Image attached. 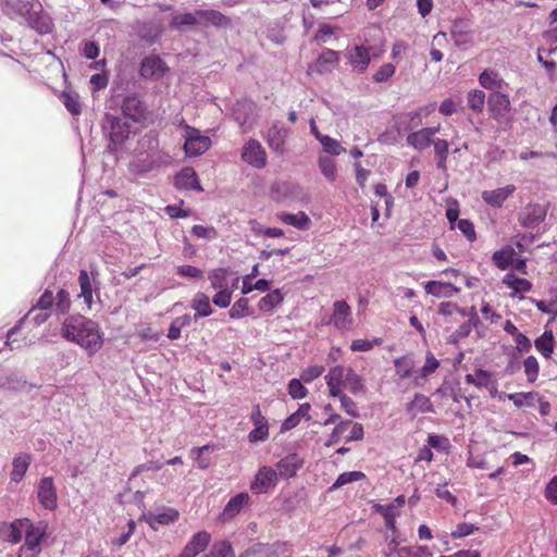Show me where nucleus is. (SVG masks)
<instances>
[{
	"label": "nucleus",
	"instance_id": "obj_25",
	"mask_svg": "<svg viewBox=\"0 0 557 557\" xmlns=\"http://www.w3.org/2000/svg\"><path fill=\"white\" fill-rule=\"evenodd\" d=\"M406 411L413 417L417 413L435 412L432 401L423 394H416L413 399L407 405Z\"/></svg>",
	"mask_w": 557,
	"mask_h": 557
},
{
	"label": "nucleus",
	"instance_id": "obj_54",
	"mask_svg": "<svg viewBox=\"0 0 557 557\" xmlns=\"http://www.w3.org/2000/svg\"><path fill=\"white\" fill-rule=\"evenodd\" d=\"M513 250L512 249H500L493 253L494 263L502 270H506L512 261Z\"/></svg>",
	"mask_w": 557,
	"mask_h": 557
},
{
	"label": "nucleus",
	"instance_id": "obj_61",
	"mask_svg": "<svg viewBox=\"0 0 557 557\" xmlns=\"http://www.w3.org/2000/svg\"><path fill=\"white\" fill-rule=\"evenodd\" d=\"M213 448L210 445L202 447L193 448L191 455H195V460L200 469H206L210 465V460L206 457V454L211 451Z\"/></svg>",
	"mask_w": 557,
	"mask_h": 557
},
{
	"label": "nucleus",
	"instance_id": "obj_5",
	"mask_svg": "<svg viewBox=\"0 0 557 557\" xmlns=\"http://www.w3.org/2000/svg\"><path fill=\"white\" fill-rule=\"evenodd\" d=\"M547 210L540 203H529L519 213V223L525 228L537 227L546 218Z\"/></svg>",
	"mask_w": 557,
	"mask_h": 557
},
{
	"label": "nucleus",
	"instance_id": "obj_13",
	"mask_svg": "<svg viewBox=\"0 0 557 557\" xmlns=\"http://www.w3.org/2000/svg\"><path fill=\"white\" fill-rule=\"evenodd\" d=\"M371 50L370 47L355 46L348 51L349 63L355 71L363 73L368 69L371 61Z\"/></svg>",
	"mask_w": 557,
	"mask_h": 557
},
{
	"label": "nucleus",
	"instance_id": "obj_2",
	"mask_svg": "<svg viewBox=\"0 0 557 557\" xmlns=\"http://www.w3.org/2000/svg\"><path fill=\"white\" fill-rule=\"evenodd\" d=\"M103 129L108 132L110 139V149H116L121 146L132 133V124L125 116H115L107 114L104 119Z\"/></svg>",
	"mask_w": 557,
	"mask_h": 557
},
{
	"label": "nucleus",
	"instance_id": "obj_9",
	"mask_svg": "<svg viewBox=\"0 0 557 557\" xmlns=\"http://www.w3.org/2000/svg\"><path fill=\"white\" fill-rule=\"evenodd\" d=\"M277 472L269 467H262L256 474L255 480L250 484V490L255 494L267 493L269 488L276 483Z\"/></svg>",
	"mask_w": 557,
	"mask_h": 557
},
{
	"label": "nucleus",
	"instance_id": "obj_45",
	"mask_svg": "<svg viewBox=\"0 0 557 557\" xmlns=\"http://www.w3.org/2000/svg\"><path fill=\"white\" fill-rule=\"evenodd\" d=\"M253 311L249 307V300L244 297L235 301L228 311V315L231 319H240L244 317L251 315Z\"/></svg>",
	"mask_w": 557,
	"mask_h": 557
},
{
	"label": "nucleus",
	"instance_id": "obj_20",
	"mask_svg": "<svg viewBox=\"0 0 557 557\" xmlns=\"http://www.w3.org/2000/svg\"><path fill=\"white\" fill-rule=\"evenodd\" d=\"M200 17V26H215L227 28L231 26L232 21L228 16L222 14L216 10H198Z\"/></svg>",
	"mask_w": 557,
	"mask_h": 557
},
{
	"label": "nucleus",
	"instance_id": "obj_57",
	"mask_svg": "<svg viewBox=\"0 0 557 557\" xmlns=\"http://www.w3.org/2000/svg\"><path fill=\"white\" fill-rule=\"evenodd\" d=\"M523 367L528 381L530 383L535 382L540 372V366L536 358L534 356L527 357L523 362Z\"/></svg>",
	"mask_w": 557,
	"mask_h": 557
},
{
	"label": "nucleus",
	"instance_id": "obj_55",
	"mask_svg": "<svg viewBox=\"0 0 557 557\" xmlns=\"http://www.w3.org/2000/svg\"><path fill=\"white\" fill-rule=\"evenodd\" d=\"M504 283L518 293H525L531 289V283L525 278L506 275Z\"/></svg>",
	"mask_w": 557,
	"mask_h": 557
},
{
	"label": "nucleus",
	"instance_id": "obj_43",
	"mask_svg": "<svg viewBox=\"0 0 557 557\" xmlns=\"http://www.w3.org/2000/svg\"><path fill=\"white\" fill-rule=\"evenodd\" d=\"M78 283L81 287L79 296L84 298L85 304L90 308L92 304V286L86 270L79 272Z\"/></svg>",
	"mask_w": 557,
	"mask_h": 557
},
{
	"label": "nucleus",
	"instance_id": "obj_52",
	"mask_svg": "<svg viewBox=\"0 0 557 557\" xmlns=\"http://www.w3.org/2000/svg\"><path fill=\"white\" fill-rule=\"evenodd\" d=\"M364 478H366V474L361 471L344 472L338 475L336 481L333 483L331 490L342 487L351 482H357V481L363 480Z\"/></svg>",
	"mask_w": 557,
	"mask_h": 557
},
{
	"label": "nucleus",
	"instance_id": "obj_49",
	"mask_svg": "<svg viewBox=\"0 0 557 557\" xmlns=\"http://www.w3.org/2000/svg\"><path fill=\"white\" fill-rule=\"evenodd\" d=\"M465 380L468 384H472L479 388L487 387L491 383V373L479 369L473 374H467Z\"/></svg>",
	"mask_w": 557,
	"mask_h": 557
},
{
	"label": "nucleus",
	"instance_id": "obj_50",
	"mask_svg": "<svg viewBox=\"0 0 557 557\" xmlns=\"http://www.w3.org/2000/svg\"><path fill=\"white\" fill-rule=\"evenodd\" d=\"M26 386V381L15 373H9L0 376V387L18 391Z\"/></svg>",
	"mask_w": 557,
	"mask_h": 557
},
{
	"label": "nucleus",
	"instance_id": "obj_47",
	"mask_svg": "<svg viewBox=\"0 0 557 557\" xmlns=\"http://www.w3.org/2000/svg\"><path fill=\"white\" fill-rule=\"evenodd\" d=\"M435 156L437 158V168L446 170V161L448 157L449 145L445 139H436L433 141Z\"/></svg>",
	"mask_w": 557,
	"mask_h": 557
},
{
	"label": "nucleus",
	"instance_id": "obj_60",
	"mask_svg": "<svg viewBox=\"0 0 557 557\" xmlns=\"http://www.w3.org/2000/svg\"><path fill=\"white\" fill-rule=\"evenodd\" d=\"M351 424L350 420L339 421V423L336 424V426L333 429L332 433L330 434L329 440L325 442V446L331 447L338 443L341 436L344 434V432L347 430V428Z\"/></svg>",
	"mask_w": 557,
	"mask_h": 557
},
{
	"label": "nucleus",
	"instance_id": "obj_21",
	"mask_svg": "<svg viewBox=\"0 0 557 557\" xmlns=\"http://www.w3.org/2000/svg\"><path fill=\"white\" fill-rule=\"evenodd\" d=\"M174 184L178 189H196L201 191L196 172L191 168H185L176 174Z\"/></svg>",
	"mask_w": 557,
	"mask_h": 557
},
{
	"label": "nucleus",
	"instance_id": "obj_58",
	"mask_svg": "<svg viewBox=\"0 0 557 557\" xmlns=\"http://www.w3.org/2000/svg\"><path fill=\"white\" fill-rule=\"evenodd\" d=\"M176 274L190 280H201L203 277V271L190 264L176 267Z\"/></svg>",
	"mask_w": 557,
	"mask_h": 557
},
{
	"label": "nucleus",
	"instance_id": "obj_24",
	"mask_svg": "<svg viewBox=\"0 0 557 557\" xmlns=\"http://www.w3.org/2000/svg\"><path fill=\"white\" fill-rule=\"evenodd\" d=\"M302 460L295 454L281 459L277 465V472L281 476L292 478L301 468Z\"/></svg>",
	"mask_w": 557,
	"mask_h": 557
},
{
	"label": "nucleus",
	"instance_id": "obj_27",
	"mask_svg": "<svg viewBox=\"0 0 557 557\" xmlns=\"http://www.w3.org/2000/svg\"><path fill=\"white\" fill-rule=\"evenodd\" d=\"M487 104L494 115H504L510 106L507 95L500 91H494L488 96Z\"/></svg>",
	"mask_w": 557,
	"mask_h": 557
},
{
	"label": "nucleus",
	"instance_id": "obj_6",
	"mask_svg": "<svg viewBox=\"0 0 557 557\" xmlns=\"http://www.w3.org/2000/svg\"><path fill=\"white\" fill-rule=\"evenodd\" d=\"M242 158L248 164L262 169L267 164V153L261 144L256 139H250L244 146Z\"/></svg>",
	"mask_w": 557,
	"mask_h": 557
},
{
	"label": "nucleus",
	"instance_id": "obj_10",
	"mask_svg": "<svg viewBox=\"0 0 557 557\" xmlns=\"http://www.w3.org/2000/svg\"><path fill=\"white\" fill-rule=\"evenodd\" d=\"M122 116L131 120L132 122L140 121L146 112L144 102L137 95H128L122 102Z\"/></svg>",
	"mask_w": 557,
	"mask_h": 557
},
{
	"label": "nucleus",
	"instance_id": "obj_32",
	"mask_svg": "<svg viewBox=\"0 0 557 557\" xmlns=\"http://www.w3.org/2000/svg\"><path fill=\"white\" fill-rule=\"evenodd\" d=\"M277 218L284 224L292 225L298 230H307L310 224V219L304 211H299L296 214L281 212L277 214Z\"/></svg>",
	"mask_w": 557,
	"mask_h": 557
},
{
	"label": "nucleus",
	"instance_id": "obj_8",
	"mask_svg": "<svg viewBox=\"0 0 557 557\" xmlns=\"http://www.w3.org/2000/svg\"><path fill=\"white\" fill-rule=\"evenodd\" d=\"M250 419L255 425V429L250 431L248 435L249 441L252 443L265 441L269 436L268 420L261 413L259 405L253 406Z\"/></svg>",
	"mask_w": 557,
	"mask_h": 557
},
{
	"label": "nucleus",
	"instance_id": "obj_42",
	"mask_svg": "<svg viewBox=\"0 0 557 557\" xmlns=\"http://www.w3.org/2000/svg\"><path fill=\"white\" fill-rule=\"evenodd\" d=\"M203 557H235V552L228 541L214 542Z\"/></svg>",
	"mask_w": 557,
	"mask_h": 557
},
{
	"label": "nucleus",
	"instance_id": "obj_28",
	"mask_svg": "<svg viewBox=\"0 0 557 557\" xmlns=\"http://www.w3.org/2000/svg\"><path fill=\"white\" fill-rule=\"evenodd\" d=\"M343 388H347L354 395L363 394L367 391L362 376L356 373L350 367H347Z\"/></svg>",
	"mask_w": 557,
	"mask_h": 557
},
{
	"label": "nucleus",
	"instance_id": "obj_11",
	"mask_svg": "<svg viewBox=\"0 0 557 557\" xmlns=\"http://www.w3.org/2000/svg\"><path fill=\"white\" fill-rule=\"evenodd\" d=\"M333 314L330 323L338 330H348L352 325L351 308L344 300H337L333 305Z\"/></svg>",
	"mask_w": 557,
	"mask_h": 557
},
{
	"label": "nucleus",
	"instance_id": "obj_18",
	"mask_svg": "<svg viewBox=\"0 0 557 557\" xmlns=\"http://www.w3.org/2000/svg\"><path fill=\"white\" fill-rule=\"evenodd\" d=\"M289 131L281 125L280 123H274L268 133L267 143L269 147L275 151L276 153L284 152V146L286 138L288 137Z\"/></svg>",
	"mask_w": 557,
	"mask_h": 557
},
{
	"label": "nucleus",
	"instance_id": "obj_15",
	"mask_svg": "<svg viewBox=\"0 0 557 557\" xmlns=\"http://www.w3.org/2000/svg\"><path fill=\"white\" fill-rule=\"evenodd\" d=\"M29 528L28 519H16L13 522L3 525V539L12 544H17L25 535V531Z\"/></svg>",
	"mask_w": 557,
	"mask_h": 557
},
{
	"label": "nucleus",
	"instance_id": "obj_22",
	"mask_svg": "<svg viewBox=\"0 0 557 557\" xmlns=\"http://www.w3.org/2000/svg\"><path fill=\"white\" fill-rule=\"evenodd\" d=\"M249 500H250V496L248 493L236 494L234 497H232L228 500V503L224 507L223 512L221 515L222 519L230 520V519L234 518L235 516H237L242 511V509L246 505H248Z\"/></svg>",
	"mask_w": 557,
	"mask_h": 557
},
{
	"label": "nucleus",
	"instance_id": "obj_59",
	"mask_svg": "<svg viewBox=\"0 0 557 557\" xmlns=\"http://www.w3.org/2000/svg\"><path fill=\"white\" fill-rule=\"evenodd\" d=\"M485 102V94L482 90H472L468 94V106L473 111L480 112L483 110Z\"/></svg>",
	"mask_w": 557,
	"mask_h": 557
},
{
	"label": "nucleus",
	"instance_id": "obj_34",
	"mask_svg": "<svg viewBox=\"0 0 557 557\" xmlns=\"http://www.w3.org/2000/svg\"><path fill=\"white\" fill-rule=\"evenodd\" d=\"M170 26L175 29H183L189 26H200V17L198 16V10L194 13H184L173 16L170 22Z\"/></svg>",
	"mask_w": 557,
	"mask_h": 557
},
{
	"label": "nucleus",
	"instance_id": "obj_26",
	"mask_svg": "<svg viewBox=\"0 0 557 557\" xmlns=\"http://www.w3.org/2000/svg\"><path fill=\"white\" fill-rule=\"evenodd\" d=\"M424 289L428 294L435 297H453L460 292V288L450 283H442L437 281H430L425 284Z\"/></svg>",
	"mask_w": 557,
	"mask_h": 557
},
{
	"label": "nucleus",
	"instance_id": "obj_56",
	"mask_svg": "<svg viewBox=\"0 0 557 557\" xmlns=\"http://www.w3.org/2000/svg\"><path fill=\"white\" fill-rule=\"evenodd\" d=\"M51 314L52 313H50L48 311L39 310V309H36L33 307L26 313V315L24 317V320L38 326V325H41L42 323H45L51 317Z\"/></svg>",
	"mask_w": 557,
	"mask_h": 557
},
{
	"label": "nucleus",
	"instance_id": "obj_31",
	"mask_svg": "<svg viewBox=\"0 0 557 557\" xmlns=\"http://www.w3.org/2000/svg\"><path fill=\"white\" fill-rule=\"evenodd\" d=\"M480 84L494 91H500L507 85L498 73L493 70H485L479 77Z\"/></svg>",
	"mask_w": 557,
	"mask_h": 557
},
{
	"label": "nucleus",
	"instance_id": "obj_7",
	"mask_svg": "<svg viewBox=\"0 0 557 557\" xmlns=\"http://www.w3.org/2000/svg\"><path fill=\"white\" fill-rule=\"evenodd\" d=\"M168 66L164 61L158 55L146 57L141 63L139 73L146 79H160L165 72Z\"/></svg>",
	"mask_w": 557,
	"mask_h": 557
},
{
	"label": "nucleus",
	"instance_id": "obj_16",
	"mask_svg": "<svg viewBox=\"0 0 557 557\" xmlns=\"http://www.w3.org/2000/svg\"><path fill=\"white\" fill-rule=\"evenodd\" d=\"M440 132V126L424 127L420 131L410 133L407 136V143L418 150L428 148L434 140L432 137Z\"/></svg>",
	"mask_w": 557,
	"mask_h": 557
},
{
	"label": "nucleus",
	"instance_id": "obj_36",
	"mask_svg": "<svg viewBox=\"0 0 557 557\" xmlns=\"http://www.w3.org/2000/svg\"><path fill=\"white\" fill-rule=\"evenodd\" d=\"M283 299L284 297L280 289L268 293L259 300V310L264 313L271 312L283 301Z\"/></svg>",
	"mask_w": 557,
	"mask_h": 557
},
{
	"label": "nucleus",
	"instance_id": "obj_14",
	"mask_svg": "<svg viewBox=\"0 0 557 557\" xmlns=\"http://www.w3.org/2000/svg\"><path fill=\"white\" fill-rule=\"evenodd\" d=\"M211 535L206 531H200L193 535L190 541L185 545L180 557H195L203 552L209 545Z\"/></svg>",
	"mask_w": 557,
	"mask_h": 557
},
{
	"label": "nucleus",
	"instance_id": "obj_62",
	"mask_svg": "<svg viewBox=\"0 0 557 557\" xmlns=\"http://www.w3.org/2000/svg\"><path fill=\"white\" fill-rule=\"evenodd\" d=\"M288 393L294 399H302L307 396L308 389L302 385L301 380L293 379L288 383Z\"/></svg>",
	"mask_w": 557,
	"mask_h": 557
},
{
	"label": "nucleus",
	"instance_id": "obj_64",
	"mask_svg": "<svg viewBox=\"0 0 557 557\" xmlns=\"http://www.w3.org/2000/svg\"><path fill=\"white\" fill-rule=\"evenodd\" d=\"M395 66L392 63L383 64L373 75L375 83H383L388 81L395 73Z\"/></svg>",
	"mask_w": 557,
	"mask_h": 557
},
{
	"label": "nucleus",
	"instance_id": "obj_33",
	"mask_svg": "<svg viewBox=\"0 0 557 557\" xmlns=\"http://www.w3.org/2000/svg\"><path fill=\"white\" fill-rule=\"evenodd\" d=\"M318 168L327 182L333 183L336 180L337 165L330 156L320 154L318 157Z\"/></svg>",
	"mask_w": 557,
	"mask_h": 557
},
{
	"label": "nucleus",
	"instance_id": "obj_1",
	"mask_svg": "<svg viewBox=\"0 0 557 557\" xmlns=\"http://www.w3.org/2000/svg\"><path fill=\"white\" fill-rule=\"evenodd\" d=\"M62 336L84 348L88 355L96 354L102 347V336L98 324L83 315H71L65 319Z\"/></svg>",
	"mask_w": 557,
	"mask_h": 557
},
{
	"label": "nucleus",
	"instance_id": "obj_23",
	"mask_svg": "<svg viewBox=\"0 0 557 557\" xmlns=\"http://www.w3.org/2000/svg\"><path fill=\"white\" fill-rule=\"evenodd\" d=\"M347 367L335 366L332 367L325 375V382L330 391V395L337 391H343L345 383V373Z\"/></svg>",
	"mask_w": 557,
	"mask_h": 557
},
{
	"label": "nucleus",
	"instance_id": "obj_37",
	"mask_svg": "<svg viewBox=\"0 0 557 557\" xmlns=\"http://www.w3.org/2000/svg\"><path fill=\"white\" fill-rule=\"evenodd\" d=\"M227 274L228 271L224 268L211 270L208 274V278L212 288L215 290L230 289Z\"/></svg>",
	"mask_w": 557,
	"mask_h": 557
},
{
	"label": "nucleus",
	"instance_id": "obj_39",
	"mask_svg": "<svg viewBox=\"0 0 557 557\" xmlns=\"http://www.w3.org/2000/svg\"><path fill=\"white\" fill-rule=\"evenodd\" d=\"M338 62V53L331 49H325L317 61L318 72H330L332 66Z\"/></svg>",
	"mask_w": 557,
	"mask_h": 557
},
{
	"label": "nucleus",
	"instance_id": "obj_51",
	"mask_svg": "<svg viewBox=\"0 0 557 557\" xmlns=\"http://www.w3.org/2000/svg\"><path fill=\"white\" fill-rule=\"evenodd\" d=\"M410 546H399L398 541L393 537L388 541L383 552L384 557H408Z\"/></svg>",
	"mask_w": 557,
	"mask_h": 557
},
{
	"label": "nucleus",
	"instance_id": "obj_35",
	"mask_svg": "<svg viewBox=\"0 0 557 557\" xmlns=\"http://www.w3.org/2000/svg\"><path fill=\"white\" fill-rule=\"evenodd\" d=\"M440 367L438 360L434 357L432 352H428L425 356V362L421 369L417 371V375L414 377V384L421 385V380H425L429 375L434 373L436 369Z\"/></svg>",
	"mask_w": 557,
	"mask_h": 557
},
{
	"label": "nucleus",
	"instance_id": "obj_40",
	"mask_svg": "<svg viewBox=\"0 0 557 557\" xmlns=\"http://www.w3.org/2000/svg\"><path fill=\"white\" fill-rule=\"evenodd\" d=\"M234 114L240 126L250 122L253 114V103L250 101L237 102Z\"/></svg>",
	"mask_w": 557,
	"mask_h": 557
},
{
	"label": "nucleus",
	"instance_id": "obj_46",
	"mask_svg": "<svg viewBox=\"0 0 557 557\" xmlns=\"http://www.w3.org/2000/svg\"><path fill=\"white\" fill-rule=\"evenodd\" d=\"M190 322L191 317L189 314H183L175 318L169 327L168 337L172 341L178 339L181 337L182 329L188 326Z\"/></svg>",
	"mask_w": 557,
	"mask_h": 557
},
{
	"label": "nucleus",
	"instance_id": "obj_4",
	"mask_svg": "<svg viewBox=\"0 0 557 557\" xmlns=\"http://www.w3.org/2000/svg\"><path fill=\"white\" fill-rule=\"evenodd\" d=\"M185 129L186 140L184 149L188 157L200 156L209 149L211 145L209 137L200 135L198 129L188 125L185 126Z\"/></svg>",
	"mask_w": 557,
	"mask_h": 557
},
{
	"label": "nucleus",
	"instance_id": "obj_41",
	"mask_svg": "<svg viewBox=\"0 0 557 557\" xmlns=\"http://www.w3.org/2000/svg\"><path fill=\"white\" fill-rule=\"evenodd\" d=\"M394 366L396 369V374L401 380L412 376V374L414 372L413 371L414 362H413L412 358L407 357V356L395 359Z\"/></svg>",
	"mask_w": 557,
	"mask_h": 557
},
{
	"label": "nucleus",
	"instance_id": "obj_17",
	"mask_svg": "<svg viewBox=\"0 0 557 557\" xmlns=\"http://www.w3.org/2000/svg\"><path fill=\"white\" fill-rule=\"evenodd\" d=\"M515 185H507L505 187L496 188L493 190H484L482 199L491 207L500 208L504 202L515 193Z\"/></svg>",
	"mask_w": 557,
	"mask_h": 557
},
{
	"label": "nucleus",
	"instance_id": "obj_53",
	"mask_svg": "<svg viewBox=\"0 0 557 557\" xmlns=\"http://www.w3.org/2000/svg\"><path fill=\"white\" fill-rule=\"evenodd\" d=\"M536 393H513L507 394L506 397L510 399L516 407L521 408L524 406H533Z\"/></svg>",
	"mask_w": 557,
	"mask_h": 557
},
{
	"label": "nucleus",
	"instance_id": "obj_29",
	"mask_svg": "<svg viewBox=\"0 0 557 557\" xmlns=\"http://www.w3.org/2000/svg\"><path fill=\"white\" fill-rule=\"evenodd\" d=\"M32 458L28 454H18L12 461L11 480L21 482L30 465Z\"/></svg>",
	"mask_w": 557,
	"mask_h": 557
},
{
	"label": "nucleus",
	"instance_id": "obj_3",
	"mask_svg": "<svg viewBox=\"0 0 557 557\" xmlns=\"http://www.w3.org/2000/svg\"><path fill=\"white\" fill-rule=\"evenodd\" d=\"M71 307L70 294L64 289H59L57 295L49 289H46L39 297L34 308L45 310L50 313L65 314Z\"/></svg>",
	"mask_w": 557,
	"mask_h": 557
},
{
	"label": "nucleus",
	"instance_id": "obj_48",
	"mask_svg": "<svg viewBox=\"0 0 557 557\" xmlns=\"http://www.w3.org/2000/svg\"><path fill=\"white\" fill-rule=\"evenodd\" d=\"M330 396L336 397L341 401L342 409L350 417L357 418L359 413L357 411L356 403L347 396L343 391L332 393Z\"/></svg>",
	"mask_w": 557,
	"mask_h": 557
},
{
	"label": "nucleus",
	"instance_id": "obj_38",
	"mask_svg": "<svg viewBox=\"0 0 557 557\" xmlns=\"http://www.w3.org/2000/svg\"><path fill=\"white\" fill-rule=\"evenodd\" d=\"M535 348L543 355L545 358H550L554 350V336L552 331H545L539 338L534 342Z\"/></svg>",
	"mask_w": 557,
	"mask_h": 557
},
{
	"label": "nucleus",
	"instance_id": "obj_30",
	"mask_svg": "<svg viewBox=\"0 0 557 557\" xmlns=\"http://www.w3.org/2000/svg\"><path fill=\"white\" fill-rule=\"evenodd\" d=\"M190 307L196 311L195 320L209 317L212 313L210 299L205 293H197L191 300Z\"/></svg>",
	"mask_w": 557,
	"mask_h": 557
},
{
	"label": "nucleus",
	"instance_id": "obj_63",
	"mask_svg": "<svg viewBox=\"0 0 557 557\" xmlns=\"http://www.w3.org/2000/svg\"><path fill=\"white\" fill-rule=\"evenodd\" d=\"M62 99H63V104L73 115H78L81 113V104H79L77 95L71 94V92H64L62 95Z\"/></svg>",
	"mask_w": 557,
	"mask_h": 557
},
{
	"label": "nucleus",
	"instance_id": "obj_12",
	"mask_svg": "<svg viewBox=\"0 0 557 557\" xmlns=\"http://www.w3.org/2000/svg\"><path fill=\"white\" fill-rule=\"evenodd\" d=\"M37 496L46 509L52 510L57 507V492L51 478L46 476L39 481Z\"/></svg>",
	"mask_w": 557,
	"mask_h": 557
},
{
	"label": "nucleus",
	"instance_id": "obj_44",
	"mask_svg": "<svg viewBox=\"0 0 557 557\" xmlns=\"http://www.w3.org/2000/svg\"><path fill=\"white\" fill-rule=\"evenodd\" d=\"M318 140L322 145L323 151L331 156H339L345 151L341 143L327 135H318Z\"/></svg>",
	"mask_w": 557,
	"mask_h": 557
},
{
	"label": "nucleus",
	"instance_id": "obj_19",
	"mask_svg": "<svg viewBox=\"0 0 557 557\" xmlns=\"http://www.w3.org/2000/svg\"><path fill=\"white\" fill-rule=\"evenodd\" d=\"M45 534V528L41 524L34 525L29 521V528L25 531V549L30 552L27 557H34L40 552L39 545Z\"/></svg>",
	"mask_w": 557,
	"mask_h": 557
}]
</instances>
